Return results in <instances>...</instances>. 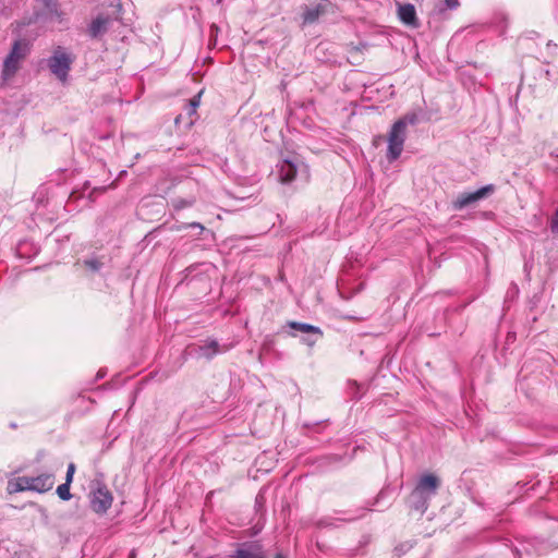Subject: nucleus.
Instances as JSON below:
<instances>
[{
    "instance_id": "nucleus-1",
    "label": "nucleus",
    "mask_w": 558,
    "mask_h": 558,
    "mask_svg": "<svg viewBox=\"0 0 558 558\" xmlns=\"http://www.w3.org/2000/svg\"><path fill=\"white\" fill-rule=\"evenodd\" d=\"M54 485L52 474L44 473L37 476H17L8 482L10 494L32 490L39 494L50 490Z\"/></svg>"
},
{
    "instance_id": "nucleus-2",
    "label": "nucleus",
    "mask_w": 558,
    "mask_h": 558,
    "mask_svg": "<svg viewBox=\"0 0 558 558\" xmlns=\"http://www.w3.org/2000/svg\"><path fill=\"white\" fill-rule=\"evenodd\" d=\"M439 487V478L434 474L423 475L410 496V505L414 509L424 512L427 509V501L436 495Z\"/></svg>"
},
{
    "instance_id": "nucleus-3",
    "label": "nucleus",
    "mask_w": 558,
    "mask_h": 558,
    "mask_svg": "<svg viewBox=\"0 0 558 558\" xmlns=\"http://www.w3.org/2000/svg\"><path fill=\"white\" fill-rule=\"evenodd\" d=\"M73 62L74 56L68 49L59 46L53 49L51 56L47 59V66L57 80L65 84Z\"/></svg>"
},
{
    "instance_id": "nucleus-4",
    "label": "nucleus",
    "mask_w": 558,
    "mask_h": 558,
    "mask_svg": "<svg viewBox=\"0 0 558 558\" xmlns=\"http://www.w3.org/2000/svg\"><path fill=\"white\" fill-rule=\"evenodd\" d=\"M415 122V117H405L396 121L388 135L387 158L389 161L398 159L403 150L407 137V126Z\"/></svg>"
},
{
    "instance_id": "nucleus-5",
    "label": "nucleus",
    "mask_w": 558,
    "mask_h": 558,
    "mask_svg": "<svg viewBox=\"0 0 558 558\" xmlns=\"http://www.w3.org/2000/svg\"><path fill=\"white\" fill-rule=\"evenodd\" d=\"M29 53V45L25 40H15L2 65V78L9 81L20 70L22 62Z\"/></svg>"
},
{
    "instance_id": "nucleus-6",
    "label": "nucleus",
    "mask_w": 558,
    "mask_h": 558,
    "mask_svg": "<svg viewBox=\"0 0 558 558\" xmlns=\"http://www.w3.org/2000/svg\"><path fill=\"white\" fill-rule=\"evenodd\" d=\"M277 173L280 182L290 183L298 174L307 177V167L301 162L296 157L291 159H283L277 165Z\"/></svg>"
},
{
    "instance_id": "nucleus-7",
    "label": "nucleus",
    "mask_w": 558,
    "mask_h": 558,
    "mask_svg": "<svg viewBox=\"0 0 558 558\" xmlns=\"http://www.w3.org/2000/svg\"><path fill=\"white\" fill-rule=\"evenodd\" d=\"M112 501V494L107 486L100 482H96L89 494V502L93 511L104 514L111 507Z\"/></svg>"
},
{
    "instance_id": "nucleus-8",
    "label": "nucleus",
    "mask_w": 558,
    "mask_h": 558,
    "mask_svg": "<svg viewBox=\"0 0 558 558\" xmlns=\"http://www.w3.org/2000/svg\"><path fill=\"white\" fill-rule=\"evenodd\" d=\"M493 192H494V185L489 184V185L483 186L474 192L461 193L453 201L452 206L454 209L461 210V209L465 208L466 206L485 198L487 195H489Z\"/></svg>"
},
{
    "instance_id": "nucleus-9",
    "label": "nucleus",
    "mask_w": 558,
    "mask_h": 558,
    "mask_svg": "<svg viewBox=\"0 0 558 558\" xmlns=\"http://www.w3.org/2000/svg\"><path fill=\"white\" fill-rule=\"evenodd\" d=\"M329 7V2L327 0H322L316 3H312L304 8L303 12V23L312 24L318 20V17L327 11Z\"/></svg>"
},
{
    "instance_id": "nucleus-10",
    "label": "nucleus",
    "mask_w": 558,
    "mask_h": 558,
    "mask_svg": "<svg viewBox=\"0 0 558 558\" xmlns=\"http://www.w3.org/2000/svg\"><path fill=\"white\" fill-rule=\"evenodd\" d=\"M44 3V12L43 14L46 19L56 22H62L63 13L59 9V4L57 0H41Z\"/></svg>"
},
{
    "instance_id": "nucleus-11",
    "label": "nucleus",
    "mask_w": 558,
    "mask_h": 558,
    "mask_svg": "<svg viewBox=\"0 0 558 558\" xmlns=\"http://www.w3.org/2000/svg\"><path fill=\"white\" fill-rule=\"evenodd\" d=\"M111 20L108 15L99 14L96 19L93 20L89 26V33L93 37H97L104 34L108 26L110 25Z\"/></svg>"
},
{
    "instance_id": "nucleus-12",
    "label": "nucleus",
    "mask_w": 558,
    "mask_h": 558,
    "mask_svg": "<svg viewBox=\"0 0 558 558\" xmlns=\"http://www.w3.org/2000/svg\"><path fill=\"white\" fill-rule=\"evenodd\" d=\"M398 15L402 23L415 26L416 25V12L412 4L399 5Z\"/></svg>"
},
{
    "instance_id": "nucleus-13",
    "label": "nucleus",
    "mask_w": 558,
    "mask_h": 558,
    "mask_svg": "<svg viewBox=\"0 0 558 558\" xmlns=\"http://www.w3.org/2000/svg\"><path fill=\"white\" fill-rule=\"evenodd\" d=\"M227 350V348H220L216 340H208L199 347V355L206 359H211L214 355Z\"/></svg>"
},
{
    "instance_id": "nucleus-14",
    "label": "nucleus",
    "mask_w": 558,
    "mask_h": 558,
    "mask_svg": "<svg viewBox=\"0 0 558 558\" xmlns=\"http://www.w3.org/2000/svg\"><path fill=\"white\" fill-rule=\"evenodd\" d=\"M236 558H265L262 547L255 544L247 545L236 551Z\"/></svg>"
},
{
    "instance_id": "nucleus-15",
    "label": "nucleus",
    "mask_w": 558,
    "mask_h": 558,
    "mask_svg": "<svg viewBox=\"0 0 558 558\" xmlns=\"http://www.w3.org/2000/svg\"><path fill=\"white\" fill-rule=\"evenodd\" d=\"M291 328L293 329H296L303 333H313V335H316V336H322V331L319 330V328L315 327V326H312V325H308V324H304V323H291L290 324Z\"/></svg>"
},
{
    "instance_id": "nucleus-16",
    "label": "nucleus",
    "mask_w": 558,
    "mask_h": 558,
    "mask_svg": "<svg viewBox=\"0 0 558 558\" xmlns=\"http://www.w3.org/2000/svg\"><path fill=\"white\" fill-rule=\"evenodd\" d=\"M70 485L68 483H63L58 486L57 494L62 500H69L71 499L72 495L70 493Z\"/></svg>"
},
{
    "instance_id": "nucleus-17",
    "label": "nucleus",
    "mask_w": 558,
    "mask_h": 558,
    "mask_svg": "<svg viewBox=\"0 0 558 558\" xmlns=\"http://www.w3.org/2000/svg\"><path fill=\"white\" fill-rule=\"evenodd\" d=\"M85 266L88 267L92 271H97L101 268L102 263L97 258L86 259L84 262Z\"/></svg>"
},
{
    "instance_id": "nucleus-18",
    "label": "nucleus",
    "mask_w": 558,
    "mask_h": 558,
    "mask_svg": "<svg viewBox=\"0 0 558 558\" xmlns=\"http://www.w3.org/2000/svg\"><path fill=\"white\" fill-rule=\"evenodd\" d=\"M201 96H202V90L190 100V109H192V112H196V109L198 108V106L201 104Z\"/></svg>"
},
{
    "instance_id": "nucleus-19",
    "label": "nucleus",
    "mask_w": 558,
    "mask_h": 558,
    "mask_svg": "<svg viewBox=\"0 0 558 558\" xmlns=\"http://www.w3.org/2000/svg\"><path fill=\"white\" fill-rule=\"evenodd\" d=\"M74 473H75V465L73 463H70L68 465L65 483H68V484L72 483Z\"/></svg>"
},
{
    "instance_id": "nucleus-20",
    "label": "nucleus",
    "mask_w": 558,
    "mask_h": 558,
    "mask_svg": "<svg viewBox=\"0 0 558 558\" xmlns=\"http://www.w3.org/2000/svg\"><path fill=\"white\" fill-rule=\"evenodd\" d=\"M320 336H316V335H313V333H306V336L303 338V341L307 344V345H314L316 343V341L318 340Z\"/></svg>"
},
{
    "instance_id": "nucleus-21",
    "label": "nucleus",
    "mask_w": 558,
    "mask_h": 558,
    "mask_svg": "<svg viewBox=\"0 0 558 558\" xmlns=\"http://www.w3.org/2000/svg\"><path fill=\"white\" fill-rule=\"evenodd\" d=\"M551 231L554 233H558V210L556 211V215L551 221Z\"/></svg>"
},
{
    "instance_id": "nucleus-22",
    "label": "nucleus",
    "mask_w": 558,
    "mask_h": 558,
    "mask_svg": "<svg viewBox=\"0 0 558 558\" xmlns=\"http://www.w3.org/2000/svg\"><path fill=\"white\" fill-rule=\"evenodd\" d=\"M448 9H456L459 5V0H445Z\"/></svg>"
},
{
    "instance_id": "nucleus-23",
    "label": "nucleus",
    "mask_w": 558,
    "mask_h": 558,
    "mask_svg": "<svg viewBox=\"0 0 558 558\" xmlns=\"http://www.w3.org/2000/svg\"><path fill=\"white\" fill-rule=\"evenodd\" d=\"M187 227L196 228V229H198V230H199V232L204 231V229H205V228H204V226H203V225H201V223H198V222L190 223V225H187Z\"/></svg>"
},
{
    "instance_id": "nucleus-24",
    "label": "nucleus",
    "mask_w": 558,
    "mask_h": 558,
    "mask_svg": "<svg viewBox=\"0 0 558 558\" xmlns=\"http://www.w3.org/2000/svg\"><path fill=\"white\" fill-rule=\"evenodd\" d=\"M187 113H189L190 116H193V114H195V113H196V112H192V109H190V105L187 106Z\"/></svg>"
},
{
    "instance_id": "nucleus-25",
    "label": "nucleus",
    "mask_w": 558,
    "mask_h": 558,
    "mask_svg": "<svg viewBox=\"0 0 558 558\" xmlns=\"http://www.w3.org/2000/svg\"><path fill=\"white\" fill-rule=\"evenodd\" d=\"M189 205H190V203L189 204L184 203V204H181L179 207L181 208V207L189 206Z\"/></svg>"
},
{
    "instance_id": "nucleus-26",
    "label": "nucleus",
    "mask_w": 558,
    "mask_h": 558,
    "mask_svg": "<svg viewBox=\"0 0 558 558\" xmlns=\"http://www.w3.org/2000/svg\"><path fill=\"white\" fill-rule=\"evenodd\" d=\"M277 558H283L282 556L278 555Z\"/></svg>"
}]
</instances>
